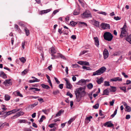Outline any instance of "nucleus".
I'll use <instances>...</instances> for the list:
<instances>
[{"mask_svg": "<svg viewBox=\"0 0 131 131\" xmlns=\"http://www.w3.org/2000/svg\"><path fill=\"white\" fill-rule=\"evenodd\" d=\"M19 111L20 109L19 108H17L14 109L12 110L11 111V113H12V114L16 113L17 112Z\"/></svg>", "mask_w": 131, "mask_h": 131, "instance_id": "nucleus-31", "label": "nucleus"}, {"mask_svg": "<svg viewBox=\"0 0 131 131\" xmlns=\"http://www.w3.org/2000/svg\"><path fill=\"white\" fill-rule=\"evenodd\" d=\"M64 112V110H61L59 111L58 112V113L56 114V116H60L61 114L62 113Z\"/></svg>", "mask_w": 131, "mask_h": 131, "instance_id": "nucleus-23", "label": "nucleus"}, {"mask_svg": "<svg viewBox=\"0 0 131 131\" xmlns=\"http://www.w3.org/2000/svg\"><path fill=\"white\" fill-rule=\"evenodd\" d=\"M11 80L10 79L8 80H6L5 81L3 82V84H4L6 86H9L12 85V83L10 82Z\"/></svg>", "mask_w": 131, "mask_h": 131, "instance_id": "nucleus-8", "label": "nucleus"}, {"mask_svg": "<svg viewBox=\"0 0 131 131\" xmlns=\"http://www.w3.org/2000/svg\"><path fill=\"white\" fill-rule=\"evenodd\" d=\"M131 81L130 80H127L126 81V83H124V84L125 85L126 84L127 85L129 84H131Z\"/></svg>", "mask_w": 131, "mask_h": 131, "instance_id": "nucleus-56", "label": "nucleus"}, {"mask_svg": "<svg viewBox=\"0 0 131 131\" xmlns=\"http://www.w3.org/2000/svg\"><path fill=\"white\" fill-rule=\"evenodd\" d=\"M79 14V13L78 12L74 11L73 12V14L74 15H78Z\"/></svg>", "mask_w": 131, "mask_h": 131, "instance_id": "nucleus-60", "label": "nucleus"}, {"mask_svg": "<svg viewBox=\"0 0 131 131\" xmlns=\"http://www.w3.org/2000/svg\"><path fill=\"white\" fill-rule=\"evenodd\" d=\"M57 55H54V54H53V55L52 56V57L51 58V59H56V58H59V56L58 54V53L57 54Z\"/></svg>", "mask_w": 131, "mask_h": 131, "instance_id": "nucleus-33", "label": "nucleus"}, {"mask_svg": "<svg viewBox=\"0 0 131 131\" xmlns=\"http://www.w3.org/2000/svg\"><path fill=\"white\" fill-rule=\"evenodd\" d=\"M65 81L66 82V85L67 88L71 89L72 88V85L70 83L69 81L67 79H65Z\"/></svg>", "mask_w": 131, "mask_h": 131, "instance_id": "nucleus-6", "label": "nucleus"}, {"mask_svg": "<svg viewBox=\"0 0 131 131\" xmlns=\"http://www.w3.org/2000/svg\"><path fill=\"white\" fill-rule=\"evenodd\" d=\"M30 89V90H32L34 91H39L40 90V89L35 88H31Z\"/></svg>", "mask_w": 131, "mask_h": 131, "instance_id": "nucleus-30", "label": "nucleus"}, {"mask_svg": "<svg viewBox=\"0 0 131 131\" xmlns=\"http://www.w3.org/2000/svg\"><path fill=\"white\" fill-rule=\"evenodd\" d=\"M98 13L104 15H107V13L105 12H98Z\"/></svg>", "mask_w": 131, "mask_h": 131, "instance_id": "nucleus-47", "label": "nucleus"}, {"mask_svg": "<svg viewBox=\"0 0 131 131\" xmlns=\"http://www.w3.org/2000/svg\"><path fill=\"white\" fill-rule=\"evenodd\" d=\"M67 95L68 96H69L70 98H72V94L69 92H68L67 93Z\"/></svg>", "mask_w": 131, "mask_h": 131, "instance_id": "nucleus-43", "label": "nucleus"}, {"mask_svg": "<svg viewBox=\"0 0 131 131\" xmlns=\"http://www.w3.org/2000/svg\"><path fill=\"white\" fill-rule=\"evenodd\" d=\"M120 89L121 90H123L124 92H126V87L125 86L121 87Z\"/></svg>", "mask_w": 131, "mask_h": 131, "instance_id": "nucleus-48", "label": "nucleus"}, {"mask_svg": "<svg viewBox=\"0 0 131 131\" xmlns=\"http://www.w3.org/2000/svg\"><path fill=\"white\" fill-rule=\"evenodd\" d=\"M105 40L108 41H111L113 39V36L110 32H106L104 33L103 36Z\"/></svg>", "mask_w": 131, "mask_h": 131, "instance_id": "nucleus-2", "label": "nucleus"}, {"mask_svg": "<svg viewBox=\"0 0 131 131\" xmlns=\"http://www.w3.org/2000/svg\"><path fill=\"white\" fill-rule=\"evenodd\" d=\"M104 85L106 86H108L110 85L109 83L108 82L105 81L104 82Z\"/></svg>", "mask_w": 131, "mask_h": 131, "instance_id": "nucleus-41", "label": "nucleus"}, {"mask_svg": "<svg viewBox=\"0 0 131 131\" xmlns=\"http://www.w3.org/2000/svg\"><path fill=\"white\" fill-rule=\"evenodd\" d=\"M110 80L112 81H121L122 80V79L119 77H117L111 79Z\"/></svg>", "mask_w": 131, "mask_h": 131, "instance_id": "nucleus-14", "label": "nucleus"}, {"mask_svg": "<svg viewBox=\"0 0 131 131\" xmlns=\"http://www.w3.org/2000/svg\"><path fill=\"white\" fill-rule=\"evenodd\" d=\"M34 106L33 105V104H31L30 105L28 106L27 107V108L29 110H31L32 109Z\"/></svg>", "mask_w": 131, "mask_h": 131, "instance_id": "nucleus-40", "label": "nucleus"}, {"mask_svg": "<svg viewBox=\"0 0 131 131\" xmlns=\"http://www.w3.org/2000/svg\"><path fill=\"white\" fill-rule=\"evenodd\" d=\"M104 125L105 126H107L108 127H111L113 126V124L111 123V121H108L104 123Z\"/></svg>", "mask_w": 131, "mask_h": 131, "instance_id": "nucleus-10", "label": "nucleus"}, {"mask_svg": "<svg viewBox=\"0 0 131 131\" xmlns=\"http://www.w3.org/2000/svg\"><path fill=\"white\" fill-rule=\"evenodd\" d=\"M15 93L17 96H19L20 97H23V95L19 91H17L16 92H15Z\"/></svg>", "mask_w": 131, "mask_h": 131, "instance_id": "nucleus-24", "label": "nucleus"}, {"mask_svg": "<svg viewBox=\"0 0 131 131\" xmlns=\"http://www.w3.org/2000/svg\"><path fill=\"white\" fill-rule=\"evenodd\" d=\"M28 71V70L27 69H25L22 72V74L24 75L27 73Z\"/></svg>", "mask_w": 131, "mask_h": 131, "instance_id": "nucleus-45", "label": "nucleus"}, {"mask_svg": "<svg viewBox=\"0 0 131 131\" xmlns=\"http://www.w3.org/2000/svg\"><path fill=\"white\" fill-rule=\"evenodd\" d=\"M111 88L110 89V90L111 92H114L116 90V88L114 86H111Z\"/></svg>", "mask_w": 131, "mask_h": 131, "instance_id": "nucleus-29", "label": "nucleus"}, {"mask_svg": "<svg viewBox=\"0 0 131 131\" xmlns=\"http://www.w3.org/2000/svg\"><path fill=\"white\" fill-rule=\"evenodd\" d=\"M74 92L77 98H81L86 95L85 91L82 87L78 88Z\"/></svg>", "mask_w": 131, "mask_h": 131, "instance_id": "nucleus-1", "label": "nucleus"}, {"mask_svg": "<svg viewBox=\"0 0 131 131\" xmlns=\"http://www.w3.org/2000/svg\"><path fill=\"white\" fill-rule=\"evenodd\" d=\"M24 30L25 32L26 35L27 36H28L29 34V29L27 28H25Z\"/></svg>", "mask_w": 131, "mask_h": 131, "instance_id": "nucleus-21", "label": "nucleus"}, {"mask_svg": "<svg viewBox=\"0 0 131 131\" xmlns=\"http://www.w3.org/2000/svg\"><path fill=\"white\" fill-rule=\"evenodd\" d=\"M19 60L21 62L23 63H24L26 61V59L23 57L19 58Z\"/></svg>", "mask_w": 131, "mask_h": 131, "instance_id": "nucleus-32", "label": "nucleus"}, {"mask_svg": "<svg viewBox=\"0 0 131 131\" xmlns=\"http://www.w3.org/2000/svg\"><path fill=\"white\" fill-rule=\"evenodd\" d=\"M82 68L86 70H91V69L89 67H86L85 66H83L82 67Z\"/></svg>", "mask_w": 131, "mask_h": 131, "instance_id": "nucleus-34", "label": "nucleus"}, {"mask_svg": "<svg viewBox=\"0 0 131 131\" xmlns=\"http://www.w3.org/2000/svg\"><path fill=\"white\" fill-rule=\"evenodd\" d=\"M15 28L17 30H18L19 29L18 26L17 24L15 25Z\"/></svg>", "mask_w": 131, "mask_h": 131, "instance_id": "nucleus-62", "label": "nucleus"}, {"mask_svg": "<svg viewBox=\"0 0 131 131\" xmlns=\"http://www.w3.org/2000/svg\"><path fill=\"white\" fill-rule=\"evenodd\" d=\"M59 91L58 90H56L53 91V93L54 94H57L59 93Z\"/></svg>", "mask_w": 131, "mask_h": 131, "instance_id": "nucleus-49", "label": "nucleus"}, {"mask_svg": "<svg viewBox=\"0 0 131 131\" xmlns=\"http://www.w3.org/2000/svg\"><path fill=\"white\" fill-rule=\"evenodd\" d=\"M38 101H39L41 103L42 102H43L45 101L43 99H38Z\"/></svg>", "mask_w": 131, "mask_h": 131, "instance_id": "nucleus-61", "label": "nucleus"}, {"mask_svg": "<svg viewBox=\"0 0 131 131\" xmlns=\"http://www.w3.org/2000/svg\"><path fill=\"white\" fill-rule=\"evenodd\" d=\"M94 39L95 45L97 47H98L99 45V42L98 38L97 37H94Z\"/></svg>", "mask_w": 131, "mask_h": 131, "instance_id": "nucleus-9", "label": "nucleus"}, {"mask_svg": "<svg viewBox=\"0 0 131 131\" xmlns=\"http://www.w3.org/2000/svg\"><path fill=\"white\" fill-rule=\"evenodd\" d=\"M20 116V114L19 113V112L17 113L16 115H14L13 117H11V118L12 119H13L14 118H15L18 117Z\"/></svg>", "mask_w": 131, "mask_h": 131, "instance_id": "nucleus-28", "label": "nucleus"}, {"mask_svg": "<svg viewBox=\"0 0 131 131\" xmlns=\"http://www.w3.org/2000/svg\"><path fill=\"white\" fill-rule=\"evenodd\" d=\"M87 87L88 89H91L93 88V85L92 83H90L87 85Z\"/></svg>", "mask_w": 131, "mask_h": 131, "instance_id": "nucleus-27", "label": "nucleus"}, {"mask_svg": "<svg viewBox=\"0 0 131 131\" xmlns=\"http://www.w3.org/2000/svg\"><path fill=\"white\" fill-rule=\"evenodd\" d=\"M122 74L124 76V77L126 78H127L128 77V76L127 75H126L125 73L124 72H122Z\"/></svg>", "mask_w": 131, "mask_h": 131, "instance_id": "nucleus-57", "label": "nucleus"}, {"mask_svg": "<svg viewBox=\"0 0 131 131\" xmlns=\"http://www.w3.org/2000/svg\"><path fill=\"white\" fill-rule=\"evenodd\" d=\"M0 75L1 77L4 79H6L7 78L6 74L3 71L1 72Z\"/></svg>", "mask_w": 131, "mask_h": 131, "instance_id": "nucleus-15", "label": "nucleus"}, {"mask_svg": "<svg viewBox=\"0 0 131 131\" xmlns=\"http://www.w3.org/2000/svg\"><path fill=\"white\" fill-rule=\"evenodd\" d=\"M125 110L126 111L129 112L131 111V108L130 107L128 106H127L125 107Z\"/></svg>", "mask_w": 131, "mask_h": 131, "instance_id": "nucleus-19", "label": "nucleus"}, {"mask_svg": "<svg viewBox=\"0 0 131 131\" xmlns=\"http://www.w3.org/2000/svg\"><path fill=\"white\" fill-rule=\"evenodd\" d=\"M70 23L72 26H74L77 24V23L75 22L74 21H71Z\"/></svg>", "mask_w": 131, "mask_h": 131, "instance_id": "nucleus-36", "label": "nucleus"}, {"mask_svg": "<svg viewBox=\"0 0 131 131\" xmlns=\"http://www.w3.org/2000/svg\"><path fill=\"white\" fill-rule=\"evenodd\" d=\"M25 131H32L29 128H26L24 129Z\"/></svg>", "mask_w": 131, "mask_h": 131, "instance_id": "nucleus-64", "label": "nucleus"}, {"mask_svg": "<svg viewBox=\"0 0 131 131\" xmlns=\"http://www.w3.org/2000/svg\"><path fill=\"white\" fill-rule=\"evenodd\" d=\"M101 28L104 29H110V26L109 24L105 23H102L101 24Z\"/></svg>", "mask_w": 131, "mask_h": 131, "instance_id": "nucleus-5", "label": "nucleus"}, {"mask_svg": "<svg viewBox=\"0 0 131 131\" xmlns=\"http://www.w3.org/2000/svg\"><path fill=\"white\" fill-rule=\"evenodd\" d=\"M79 2H80V3L81 4V5L83 7H84V3L82 2V1L81 0H78Z\"/></svg>", "mask_w": 131, "mask_h": 131, "instance_id": "nucleus-50", "label": "nucleus"}, {"mask_svg": "<svg viewBox=\"0 0 131 131\" xmlns=\"http://www.w3.org/2000/svg\"><path fill=\"white\" fill-rule=\"evenodd\" d=\"M51 10V9H49L46 10H42L40 11L39 12V14L40 15H42L45 13H47L50 12Z\"/></svg>", "mask_w": 131, "mask_h": 131, "instance_id": "nucleus-11", "label": "nucleus"}, {"mask_svg": "<svg viewBox=\"0 0 131 131\" xmlns=\"http://www.w3.org/2000/svg\"><path fill=\"white\" fill-rule=\"evenodd\" d=\"M122 31L120 37L121 38H123V37L125 36V34L126 32V31L125 29H121Z\"/></svg>", "mask_w": 131, "mask_h": 131, "instance_id": "nucleus-13", "label": "nucleus"}, {"mask_svg": "<svg viewBox=\"0 0 131 131\" xmlns=\"http://www.w3.org/2000/svg\"><path fill=\"white\" fill-rule=\"evenodd\" d=\"M92 118V117L91 116L86 117L85 119V122L87 123H89L91 119Z\"/></svg>", "mask_w": 131, "mask_h": 131, "instance_id": "nucleus-16", "label": "nucleus"}, {"mask_svg": "<svg viewBox=\"0 0 131 131\" xmlns=\"http://www.w3.org/2000/svg\"><path fill=\"white\" fill-rule=\"evenodd\" d=\"M11 112H11V111L7 112L6 113V116H5V117H6V116L9 115L11 114H12V113H11Z\"/></svg>", "mask_w": 131, "mask_h": 131, "instance_id": "nucleus-59", "label": "nucleus"}, {"mask_svg": "<svg viewBox=\"0 0 131 131\" xmlns=\"http://www.w3.org/2000/svg\"><path fill=\"white\" fill-rule=\"evenodd\" d=\"M41 86L43 88L46 89H48L50 87L48 85H45L44 84H41Z\"/></svg>", "mask_w": 131, "mask_h": 131, "instance_id": "nucleus-26", "label": "nucleus"}, {"mask_svg": "<svg viewBox=\"0 0 131 131\" xmlns=\"http://www.w3.org/2000/svg\"><path fill=\"white\" fill-rule=\"evenodd\" d=\"M99 104H96L95 105L93 106V107L95 109H96L99 108Z\"/></svg>", "mask_w": 131, "mask_h": 131, "instance_id": "nucleus-42", "label": "nucleus"}, {"mask_svg": "<svg viewBox=\"0 0 131 131\" xmlns=\"http://www.w3.org/2000/svg\"><path fill=\"white\" fill-rule=\"evenodd\" d=\"M94 25L97 27H99V22L95 20L94 22Z\"/></svg>", "mask_w": 131, "mask_h": 131, "instance_id": "nucleus-25", "label": "nucleus"}, {"mask_svg": "<svg viewBox=\"0 0 131 131\" xmlns=\"http://www.w3.org/2000/svg\"><path fill=\"white\" fill-rule=\"evenodd\" d=\"M114 19L116 20H120L121 19V18L119 17L118 16H115L114 17Z\"/></svg>", "mask_w": 131, "mask_h": 131, "instance_id": "nucleus-53", "label": "nucleus"}, {"mask_svg": "<svg viewBox=\"0 0 131 131\" xmlns=\"http://www.w3.org/2000/svg\"><path fill=\"white\" fill-rule=\"evenodd\" d=\"M58 54L59 56V57H60L61 58L64 60H66V58L62 54L59 53H58Z\"/></svg>", "mask_w": 131, "mask_h": 131, "instance_id": "nucleus-39", "label": "nucleus"}, {"mask_svg": "<svg viewBox=\"0 0 131 131\" xmlns=\"http://www.w3.org/2000/svg\"><path fill=\"white\" fill-rule=\"evenodd\" d=\"M126 23L125 22L124 24V25L123 27L121 29H125L126 30Z\"/></svg>", "mask_w": 131, "mask_h": 131, "instance_id": "nucleus-51", "label": "nucleus"}, {"mask_svg": "<svg viewBox=\"0 0 131 131\" xmlns=\"http://www.w3.org/2000/svg\"><path fill=\"white\" fill-rule=\"evenodd\" d=\"M51 56H52L53 54L56 53V51L54 47H52L51 48Z\"/></svg>", "mask_w": 131, "mask_h": 131, "instance_id": "nucleus-20", "label": "nucleus"}, {"mask_svg": "<svg viewBox=\"0 0 131 131\" xmlns=\"http://www.w3.org/2000/svg\"><path fill=\"white\" fill-rule=\"evenodd\" d=\"M79 25L82 24L85 25L86 26H87V24L86 23L83 22H80L79 23Z\"/></svg>", "mask_w": 131, "mask_h": 131, "instance_id": "nucleus-44", "label": "nucleus"}, {"mask_svg": "<svg viewBox=\"0 0 131 131\" xmlns=\"http://www.w3.org/2000/svg\"><path fill=\"white\" fill-rule=\"evenodd\" d=\"M52 65H51L50 66H49L48 67V69L50 70L51 71L52 70Z\"/></svg>", "mask_w": 131, "mask_h": 131, "instance_id": "nucleus-63", "label": "nucleus"}, {"mask_svg": "<svg viewBox=\"0 0 131 131\" xmlns=\"http://www.w3.org/2000/svg\"><path fill=\"white\" fill-rule=\"evenodd\" d=\"M83 65L88 66L89 65V63L86 61H84Z\"/></svg>", "mask_w": 131, "mask_h": 131, "instance_id": "nucleus-58", "label": "nucleus"}, {"mask_svg": "<svg viewBox=\"0 0 131 131\" xmlns=\"http://www.w3.org/2000/svg\"><path fill=\"white\" fill-rule=\"evenodd\" d=\"M88 52V51L84 50L82 52H81L79 54V56H81L83 54H84L86 53H87Z\"/></svg>", "mask_w": 131, "mask_h": 131, "instance_id": "nucleus-38", "label": "nucleus"}, {"mask_svg": "<svg viewBox=\"0 0 131 131\" xmlns=\"http://www.w3.org/2000/svg\"><path fill=\"white\" fill-rule=\"evenodd\" d=\"M106 70V68L105 67H102L97 70L93 72L92 76L100 75L104 72Z\"/></svg>", "mask_w": 131, "mask_h": 131, "instance_id": "nucleus-3", "label": "nucleus"}, {"mask_svg": "<svg viewBox=\"0 0 131 131\" xmlns=\"http://www.w3.org/2000/svg\"><path fill=\"white\" fill-rule=\"evenodd\" d=\"M126 40L131 44V35H129L126 39Z\"/></svg>", "mask_w": 131, "mask_h": 131, "instance_id": "nucleus-22", "label": "nucleus"}, {"mask_svg": "<svg viewBox=\"0 0 131 131\" xmlns=\"http://www.w3.org/2000/svg\"><path fill=\"white\" fill-rule=\"evenodd\" d=\"M83 17L89 18L91 17V15L90 12L88 11H86L82 14Z\"/></svg>", "mask_w": 131, "mask_h": 131, "instance_id": "nucleus-4", "label": "nucleus"}, {"mask_svg": "<svg viewBox=\"0 0 131 131\" xmlns=\"http://www.w3.org/2000/svg\"><path fill=\"white\" fill-rule=\"evenodd\" d=\"M117 109H116L114 112V113L111 115V117H114L115 116L116 114L117 113Z\"/></svg>", "mask_w": 131, "mask_h": 131, "instance_id": "nucleus-37", "label": "nucleus"}, {"mask_svg": "<svg viewBox=\"0 0 131 131\" xmlns=\"http://www.w3.org/2000/svg\"><path fill=\"white\" fill-rule=\"evenodd\" d=\"M54 80H55L56 82H57V83L58 84H59L60 83V81H58V79L57 78H56V77H54Z\"/></svg>", "mask_w": 131, "mask_h": 131, "instance_id": "nucleus-55", "label": "nucleus"}, {"mask_svg": "<svg viewBox=\"0 0 131 131\" xmlns=\"http://www.w3.org/2000/svg\"><path fill=\"white\" fill-rule=\"evenodd\" d=\"M115 101V100H113L112 101L110 102V105L111 106H112L113 105Z\"/></svg>", "mask_w": 131, "mask_h": 131, "instance_id": "nucleus-46", "label": "nucleus"}, {"mask_svg": "<svg viewBox=\"0 0 131 131\" xmlns=\"http://www.w3.org/2000/svg\"><path fill=\"white\" fill-rule=\"evenodd\" d=\"M109 91H108L107 89L105 90L103 92V94H102V95H109Z\"/></svg>", "mask_w": 131, "mask_h": 131, "instance_id": "nucleus-18", "label": "nucleus"}, {"mask_svg": "<svg viewBox=\"0 0 131 131\" xmlns=\"http://www.w3.org/2000/svg\"><path fill=\"white\" fill-rule=\"evenodd\" d=\"M75 120V118H70L68 121V123L69 124H71V123Z\"/></svg>", "mask_w": 131, "mask_h": 131, "instance_id": "nucleus-35", "label": "nucleus"}, {"mask_svg": "<svg viewBox=\"0 0 131 131\" xmlns=\"http://www.w3.org/2000/svg\"><path fill=\"white\" fill-rule=\"evenodd\" d=\"M86 81L84 79H81L78 82V84L79 85H82L85 84Z\"/></svg>", "mask_w": 131, "mask_h": 131, "instance_id": "nucleus-12", "label": "nucleus"}, {"mask_svg": "<svg viewBox=\"0 0 131 131\" xmlns=\"http://www.w3.org/2000/svg\"><path fill=\"white\" fill-rule=\"evenodd\" d=\"M26 121L25 119H20L19 120V123H25Z\"/></svg>", "mask_w": 131, "mask_h": 131, "instance_id": "nucleus-54", "label": "nucleus"}, {"mask_svg": "<svg viewBox=\"0 0 131 131\" xmlns=\"http://www.w3.org/2000/svg\"><path fill=\"white\" fill-rule=\"evenodd\" d=\"M58 12V10H56L54 11L53 12L52 15L53 16L54 15H55Z\"/></svg>", "mask_w": 131, "mask_h": 131, "instance_id": "nucleus-52", "label": "nucleus"}, {"mask_svg": "<svg viewBox=\"0 0 131 131\" xmlns=\"http://www.w3.org/2000/svg\"><path fill=\"white\" fill-rule=\"evenodd\" d=\"M103 79L102 77H101L100 79H98L97 81V82L99 84H100L101 83L103 82Z\"/></svg>", "mask_w": 131, "mask_h": 131, "instance_id": "nucleus-17", "label": "nucleus"}, {"mask_svg": "<svg viewBox=\"0 0 131 131\" xmlns=\"http://www.w3.org/2000/svg\"><path fill=\"white\" fill-rule=\"evenodd\" d=\"M103 54L104 59L107 58L108 56V50L105 49L103 52Z\"/></svg>", "mask_w": 131, "mask_h": 131, "instance_id": "nucleus-7", "label": "nucleus"}]
</instances>
